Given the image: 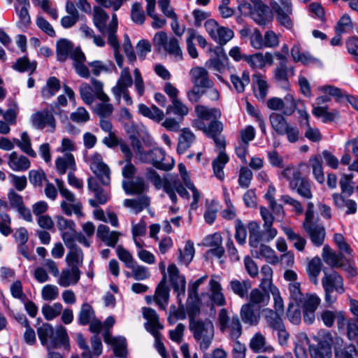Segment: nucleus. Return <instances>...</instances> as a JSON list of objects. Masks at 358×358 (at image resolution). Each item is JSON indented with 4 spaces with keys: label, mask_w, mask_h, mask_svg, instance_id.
<instances>
[{
    "label": "nucleus",
    "mask_w": 358,
    "mask_h": 358,
    "mask_svg": "<svg viewBox=\"0 0 358 358\" xmlns=\"http://www.w3.org/2000/svg\"><path fill=\"white\" fill-rule=\"evenodd\" d=\"M301 117L306 120V129L304 133L305 137L313 142H319L322 138L321 134L318 129L313 128L310 125L308 114L306 112H303L301 114Z\"/></svg>",
    "instance_id": "60"
},
{
    "label": "nucleus",
    "mask_w": 358,
    "mask_h": 358,
    "mask_svg": "<svg viewBox=\"0 0 358 358\" xmlns=\"http://www.w3.org/2000/svg\"><path fill=\"white\" fill-rule=\"evenodd\" d=\"M305 230L315 246L319 247L323 244L326 233L324 227L322 224H315L305 229Z\"/></svg>",
    "instance_id": "33"
},
{
    "label": "nucleus",
    "mask_w": 358,
    "mask_h": 358,
    "mask_svg": "<svg viewBox=\"0 0 358 358\" xmlns=\"http://www.w3.org/2000/svg\"><path fill=\"white\" fill-rule=\"evenodd\" d=\"M124 205L131 208L136 213H138L150 205V199L147 196H142L137 199H125Z\"/></svg>",
    "instance_id": "53"
},
{
    "label": "nucleus",
    "mask_w": 358,
    "mask_h": 358,
    "mask_svg": "<svg viewBox=\"0 0 358 358\" xmlns=\"http://www.w3.org/2000/svg\"><path fill=\"white\" fill-rule=\"evenodd\" d=\"M321 265L320 259L315 257L309 262L307 266L309 279L315 285L318 284V276L321 271Z\"/></svg>",
    "instance_id": "54"
},
{
    "label": "nucleus",
    "mask_w": 358,
    "mask_h": 358,
    "mask_svg": "<svg viewBox=\"0 0 358 358\" xmlns=\"http://www.w3.org/2000/svg\"><path fill=\"white\" fill-rule=\"evenodd\" d=\"M312 113L317 117H321L323 122H332L338 118L339 113L337 110L328 111L327 106H315L313 105Z\"/></svg>",
    "instance_id": "41"
},
{
    "label": "nucleus",
    "mask_w": 358,
    "mask_h": 358,
    "mask_svg": "<svg viewBox=\"0 0 358 358\" xmlns=\"http://www.w3.org/2000/svg\"><path fill=\"white\" fill-rule=\"evenodd\" d=\"M165 152L161 148H154L147 152V160L142 161L144 163H150L155 168L163 170L169 171L173 166V160L171 159V162L165 163Z\"/></svg>",
    "instance_id": "10"
},
{
    "label": "nucleus",
    "mask_w": 358,
    "mask_h": 358,
    "mask_svg": "<svg viewBox=\"0 0 358 358\" xmlns=\"http://www.w3.org/2000/svg\"><path fill=\"white\" fill-rule=\"evenodd\" d=\"M62 305L60 303H55L52 306L45 305L41 308V312L47 320H52L62 311Z\"/></svg>",
    "instance_id": "62"
},
{
    "label": "nucleus",
    "mask_w": 358,
    "mask_h": 358,
    "mask_svg": "<svg viewBox=\"0 0 358 358\" xmlns=\"http://www.w3.org/2000/svg\"><path fill=\"white\" fill-rule=\"evenodd\" d=\"M204 27L210 36L221 45L227 43L234 36V31L231 29L220 26L213 19L206 20Z\"/></svg>",
    "instance_id": "5"
},
{
    "label": "nucleus",
    "mask_w": 358,
    "mask_h": 358,
    "mask_svg": "<svg viewBox=\"0 0 358 358\" xmlns=\"http://www.w3.org/2000/svg\"><path fill=\"white\" fill-rule=\"evenodd\" d=\"M212 127L214 128L211 134L208 136L213 138L217 148L220 150L224 151L225 148V140L224 136L221 134L223 129V125L222 122L220 124H213Z\"/></svg>",
    "instance_id": "57"
},
{
    "label": "nucleus",
    "mask_w": 358,
    "mask_h": 358,
    "mask_svg": "<svg viewBox=\"0 0 358 358\" xmlns=\"http://www.w3.org/2000/svg\"><path fill=\"white\" fill-rule=\"evenodd\" d=\"M320 302L321 299L317 294H306L299 305H302L303 310H316Z\"/></svg>",
    "instance_id": "63"
},
{
    "label": "nucleus",
    "mask_w": 358,
    "mask_h": 358,
    "mask_svg": "<svg viewBox=\"0 0 358 358\" xmlns=\"http://www.w3.org/2000/svg\"><path fill=\"white\" fill-rule=\"evenodd\" d=\"M231 82L238 93H242L245 91V88L250 82V74L248 71H243L241 76L237 74H231L230 76Z\"/></svg>",
    "instance_id": "42"
},
{
    "label": "nucleus",
    "mask_w": 358,
    "mask_h": 358,
    "mask_svg": "<svg viewBox=\"0 0 358 358\" xmlns=\"http://www.w3.org/2000/svg\"><path fill=\"white\" fill-rule=\"evenodd\" d=\"M122 185V188L128 194H141L146 189L145 182L141 178H137L131 181L123 180Z\"/></svg>",
    "instance_id": "34"
},
{
    "label": "nucleus",
    "mask_w": 358,
    "mask_h": 358,
    "mask_svg": "<svg viewBox=\"0 0 358 358\" xmlns=\"http://www.w3.org/2000/svg\"><path fill=\"white\" fill-rule=\"evenodd\" d=\"M37 334L42 345L46 347L48 351L57 348L59 345H65L68 341L66 329L58 327L55 331L52 325L43 323L37 327Z\"/></svg>",
    "instance_id": "2"
},
{
    "label": "nucleus",
    "mask_w": 358,
    "mask_h": 358,
    "mask_svg": "<svg viewBox=\"0 0 358 358\" xmlns=\"http://www.w3.org/2000/svg\"><path fill=\"white\" fill-rule=\"evenodd\" d=\"M31 122L34 127L42 129L45 127L50 128V131H54L56 121L52 112L48 110L37 111L31 117Z\"/></svg>",
    "instance_id": "9"
},
{
    "label": "nucleus",
    "mask_w": 358,
    "mask_h": 358,
    "mask_svg": "<svg viewBox=\"0 0 358 358\" xmlns=\"http://www.w3.org/2000/svg\"><path fill=\"white\" fill-rule=\"evenodd\" d=\"M229 157L224 151L220 150L218 156L213 161L212 166L214 175L219 179L223 180L224 173L223 169L229 162Z\"/></svg>",
    "instance_id": "35"
},
{
    "label": "nucleus",
    "mask_w": 358,
    "mask_h": 358,
    "mask_svg": "<svg viewBox=\"0 0 358 358\" xmlns=\"http://www.w3.org/2000/svg\"><path fill=\"white\" fill-rule=\"evenodd\" d=\"M168 274L169 282L172 285L174 292L176 294L179 301L185 295L186 280L184 275L180 274L179 269L174 264H171L168 266Z\"/></svg>",
    "instance_id": "8"
},
{
    "label": "nucleus",
    "mask_w": 358,
    "mask_h": 358,
    "mask_svg": "<svg viewBox=\"0 0 358 358\" xmlns=\"http://www.w3.org/2000/svg\"><path fill=\"white\" fill-rule=\"evenodd\" d=\"M217 322L220 331L227 332L231 339L236 340L242 334L239 317L237 315L230 317L226 308H222L220 310Z\"/></svg>",
    "instance_id": "4"
},
{
    "label": "nucleus",
    "mask_w": 358,
    "mask_h": 358,
    "mask_svg": "<svg viewBox=\"0 0 358 358\" xmlns=\"http://www.w3.org/2000/svg\"><path fill=\"white\" fill-rule=\"evenodd\" d=\"M13 68L20 72L27 71L32 73L36 69V62H31L27 57H21L13 65Z\"/></svg>",
    "instance_id": "64"
},
{
    "label": "nucleus",
    "mask_w": 358,
    "mask_h": 358,
    "mask_svg": "<svg viewBox=\"0 0 358 358\" xmlns=\"http://www.w3.org/2000/svg\"><path fill=\"white\" fill-rule=\"evenodd\" d=\"M81 271L77 267H68L58 275L57 283L63 287L76 285L80 278Z\"/></svg>",
    "instance_id": "12"
},
{
    "label": "nucleus",
    "mask_w": 358,
    "mask_h": 358,
    "mask_svg": "<svg viewBox=\"0 0 358 358\" xmlns=\"http://www.w3.org/2000/svg\"><path fill=\"white\" fill-rule=\"evenodd\" d=\"M146 178L155 186L157 189L163 188L165 192V186L167 180L170 179H174L176 176L167 175L164 178H162L153 169H148L145 173Z\"/></svg>",
    "instance_id": "37"
},
{
    "label": "nucleus",
    "mask_w": 358,
    "mask_h": 358,
    "mask_svg": "<svg viewBox=\"0 0 358 358\" xmlns=\"http://www.w3.org/2000/svg\"><path fill=\"white\" fill-rule=\"evenodd\" d=\"M60 89V82L56 77H50L42 89V96L45 99L53 96Z\"/></svg>",
    "instance_id": "56"
},
{
    "label": "nucleus",
    "mask_w": 358,
    "mask_h": 358,
    "mask_svg": "<svg viewBox=\"0 0 358 358\" xmlns=\"http://www.w3.org/2000/svg\"><path fill=\"white\" fill-rule=\"evenodd\" d=\"M252 254L256 258H264L270 264H275L279 262L275 251L264 244L260 245L255 250H252Z\"/></svg>",
    "instance_id": "27"
},
{
    "label": "nucleus",
    "mask_w": 358,
    "mask_h": 358,
    "mask_svg": "<svg viewBox=\"0 0 358 358\" xmlns=\"http://www.w3.org/2000/svg\"><path fill=\"white\" fill-rule=\"evenodd\" d=\"M108 31V43L113 48L114 50V57L115 62L119 67L123 65V57L120 54V43L117 38L116 31L117 29H107Z\"/></svg>",
    "instance_id": "40"
},
{
    "label": "nucleus",
    "mask_w": 358,
    "mask_h": 358,
    "mask_svg": "<svg viewBox=\"0 0 358 358\" xmlns=\"http://www.w3.org/2000/svg\"><path fill=\"white\" fill-rule=\"evenodd\" d=\"M310 340L305 333L298 335V341L295 344V355L296 358H307L306 346L309 345Z\"/></svg>",
    "instance_id": "55"
},
{
    "label": "nucleus",
    "mask_w": 358,
    "mask_h": 358,
    "mask_svg": "<svg viewBox=\"0 0 358 358\" xmlns=\"http://www.w3.org/2000/svg\"><path fill=\"white\" fill-rule=\"evenodd\" d=\"M108 15L99 6H94L93 8V22L94 26L101 31L104 32L106 22L108 20Z\"/></svg>",
    "instance_id": "43"
},
{
    "label": "nucleus",
    "mask_w": 358,
    "mask_h": 358,
    "mask_svg": "<svg viewBox=\"0 0 358 358\" xmlns=\"http://www.w3.org/2000/svg\"><path fill=\"white\" fill-rule=\"evenodd\" d=\"M323 340L318 341L315 345H310L309 351L311 358H331L332 352L331 343L332 336L331 333L322 331Z\"/></svg>",
    "instance_id": "7"
},
{
    "label": "nucleus",
    "mask_w": 358,
    "mask_h": 358,
    "mask_svg": "<svg viewBox=\"0 0 358 358\" xmlns=\"http://www.w3.org/2000/svg\"><path fill=\"white\" fill-rule=\"evenodd\" d=\"M195 315L193 312L189 313V329L199 348L206 351L214 339V325L210 319H198Z\"/></svg>",
    "instance_id": "1"
},
{
    "label": "nucleus",
    "mask_w": 358,
    "mask_h": 358,
    "mask_svg": "<svg viewBox=\"0 0 358 358\" xmlns=\"http://www.w3.org/2000/svg\"><path fill=\"white\" fill-rule=\"evenodd\" d=\"M269 299L268 294L263 292L258 289H254L250 293L249 302L248 303H251V306L254 307L255 305H258L259 308L260 306H266L268 303Z\"/></svg>",
    "instance_id": "51"
},
{
    "label": "nucleus",
    "mask_w": 358,
    "mask_h": 358,
    "mask_svg": "<svg viewBox=\"0 0 358 358\" xmlns=\"http://www.w3.org/2000/svg\"><path fill=\"white\" fill-rule=\"evenodd\" d=\"M294 74V66H288L283 64H278L274 70V79L279 84L287 86L288 84V76Z\"/></svg>",
    "instance_id": "30"
},
{
    "label": "nucleus",
    "mask_w": 358,
    "mask_h": 358,
    "mask_svg": "<svg viewBox=\"0 0 358 358\" xmlns=\"http://www.w3.org/2000/svg\"><path fill=\"white\" fill-rule=\"evenodd\" d=\"M268 83L263 76L258 73L253 76V90L258 99L264 100L268 92Z\"/></svg>",
    "instance_id": "32"
},
{
    "label": "nucleus",
    "mask_w": 358,
    "mask_h": 358,
    "mask_svg": "<svg viewBox=\"0 0 358 358\" xmlns=\"http://www.w3.org/2000/svg\"><path fill=\"white\" fill-rule=\"evenodd\" d=\"M272 10L276 14V19L278 23L287 29H292L293 22L291 19L292 8L282 10V6L277 2L271 3Z\"/></svg>",
    "instance_id": "22"
},
{
    "label": "nucleus",
    "mask_w": 358,
    "mask_h": 358,
    "mask_svg": "<svg viewBox=\"0 0 358 358\" xmlns=\"http://www.w3.org/2000/svg\"><path fill=\"white\" fill-rule=\"evenodd\" d=\"M313 173L315 179L320 183L324 182L325 178L323 172L322 161L319 156L315 155L310 159Z\"/></svg>",
    "instance_id": "58"
},
{
    "label": "nucleus",
    "mask_w": 358,
    "mask_h": 358,
    "mask_svg": "<svg viewBox=\"0 0 358 358\" xmlns=\"http://www.w3.org/2000/svg\"><path fill=\"white\" fill-rule=\"evenodd\" d=\"M166 275L162 278L155 291V301L157 305L163 310H165L169 298V289L166 285Z\"/></svg>",
    "instance_id": "26"
},
{
    "label": "nucleus",
    "mask_w": 358,
    "mask_h": 358,
    "mask_svg": "<svg viewBox=\"0 0 358 358\" xmlns=\"http://www.w3.org/2000/svg\"><path fill=\"white\" fill-rule=\"evenodd\" d=\"M13 141L23 152L31 157H36V152L31 148V139L27 131L22 133L20 139L14 138Z\"/></svg>",
    "instance_id": "49"
},
{
    "label": "nucleus",
    "mask_w": 358,
    "mask_h": 358,
    "mask_svg": "<svg viewBox=\"0 0 358 358\" xmlns=\"http://www.w3.org/2000/svg\"><path fill=\"white\" fill-rule=\"evenodd\" d=\"M250 348L255 352H264L271 350L266 346V338L261 333L255 334L250 342Z\"/></svg>",
    "instance_id": "52"
},
{
    "label": "nucleus",
    "mask_w": 358,
    "mask_h": 358,
    "mask_svg": "<svg viewBox=\"0 0 358 358\" xmlns=\"http://www.w3.org/2000/svg\"><path fill=\"white\" fill-rule=\"evenodd\" d=\"M171 102L172 104L166 108V113L167 115L173 113L182 117L188 114L189 108L180 99H173Z\"/></svg>",
    "instance_id": "59"
},
{
    "label": "nucleus",
    "mask_w": 358,
    "mask_h": 358,
    "mask_svg": "<svg viewBox=\"0 0 358 358\" xmlns=\"http://www.w3.org/2000/svg\"><path fill=\"white\" fill-rule=\"evenodd\" d=\"M145 1L147 2V14L152 19V28L157 29L164 27L166 24V20L165 19L160 18L157 15L154 13L156 5V0Z\"/></svg>",
    "instance_id": "47"
},
{
    "label": "nucleus",
    "mask_w": 358,
    "mask_h": 358,
    "mask_svg": "<svg viewBox=\"0 0 358 358\" xmlns=\"http://www.w3.org/2000/svg\"><path fill=\"white\" fill-rule=\"evenodd\" d=\"M197 117L204 120H217L221 116V112L215 108H208L203 105H197L194 109Z\"/></svg>",
    "instance_id": "31"
},
{
    "label": "nucleus",
    "mask_w": 358,
    "mask_h": 358,
    "mask_svg": "<svg viewBox=\"0 0 358 358\" xmlns=\"http://www.w3.org/2000/svg\"><path fill=\"white\" fill-rule=\"evenodd\" d=\"M282 230L287 236L289 241L293 242L294 248L299 251L304 250L306 241L300 234L294 231V230L288 227H283Z\"/></svg>",
    "instance_id": "50"
},
{
    "label": "nucleus",
    "mask_w": 358,
    "mask_h": 358,
    "mask_svg": "<svg viewBox=\"0 0 358 358\" xmlns=\"http://www.w3.org/2000/svg\"><path fill=\"white\" fill-rule=\"evenodd\" d=\"M194 138V134L189 129H181L177 147L178 152L179 154L184 153L190 147Z\"/></svg>",
    "instance_id": "36"
},
{
    "label": "nucleus",
    "mask_w": 358,
    "mask_h": 358,
    "mask_svg": "<svg viewBox=\"0 0 358 358\" xmlns=\"http://www.w3.org/2000/svg\"><path fill=\"white\" fill-rule=\"evenodd\" d=\"M104 341L113 346L115 356L126 357L127 351L126 349V339L124 337L111 338L108 334L104 335Z\"/></svg>",
    "instance_id": "29"
},
{
    "label": "nucleus",
    "mask_w": 358,
    "mask_h": 358,
    "mask_svg": "<svg viewBox=\"0 0 358 358\" xmlns=\"http://www.w3.org/2000/svg\"><path fill=\"white\" fill-rule=\"evenodd\" d=\"M324 277L322 278L323 288H329V289L336 291L338 294H343L345 288L342 277L336 272L328 273L324 271Z\"/></svg>",
    "instance_id": "16"
},
{
    "label": "nucleus",
    "mask_w": 358,
    "mask_h": 358,
    "mask_svg": "<svg viewBox=\"0 0 358 358\" xmlns=\"http://www.w3.org/2000/svg\"><path fill=\"white\" fill-rule=\"evenodd\" d=\"M121 234L116 231H110L108 227L104 224H100L98 226L96 231L97 237L108 246L114 248Z\"/></svg>",
    "instance_id": "20"
},
{
    "label": "nucleus",
    "mask_w": 358,
    "mask_h": 358,
    "mask_svg": "<svg viewBox=\"0 0 358 358\" xmlns=\"http://www.w3.org/2000/svg\"><path fill=\"white\" fill-rule=\"evenodd\" d=\"M73 50V44L67 39H61L57 43V57L59 61L64 62Z\"/></svg>",
    "instance_id": "45"
},
{
    "label": "nucleus",
    "mask_w": 358,
    "mask_h": 358,
    "mask_svg": "<svg viewBox=\"0 0 358 358\" xmlns=\"http://www.w3.org/2000/svg\"><path fill=\"white\" fill-rule=\"evenodd\" d=\"M229 287L232 292L244 298L248 295L249 289L252 285L250 280H245L240 281L238 280H233L229 283Z\"/></svg>",
    "instance_id": "44"
},
{
    "label": "nucleus",
    "mask_w": 358,
    "mask_h": 358,
    "mask_svg": "<svg viewBox=\"0 0 358 358\" xmlns=\"http://www.w3.org/2000/svg\"><path fill=\"white\" fill-rule=\"evenodd\" d=\"M176 192H177L179 195L183 198H189L188 192L182 186L177 176H176L174 179L167 180L165 186V192L169 195L170 199L174 203H176L178 200Z\"/></svg>",
    "instance_id": "15"
},
{
    "label": "nucleus",
    "mask_w": 358,
    "mask_h": 358,
    "mask_svg": "<svg viewBox=\"0 0 358 358\" xmlns=\"http://www.w3.org/2000/svg\"><path fill=\"white\" fill-rule=\"evenodd\" d=\"M322 257L324 262L332 268L342 267L345 265V262H349L347 256L336 253L327 245L323 247Z\"/></svg>",
    "instance_id": "13"
},
{
    "label": "nucleus",
    "mask_w": 358,
    "mask_h": 358,
    "mask_svg": "<svg viewBox=\"0 0 358 358\" xmlns=\"http://www.w3.org/2000/svg\"><path fill=\"white\" fill-rule=\"evenodd\" d=\"M281 175L289 181V188L295 191L300 196L306 199L313 198L312 182L308 179L302 177L299 169L288 166L282 171Z\"/></svg>",
    "instance_id": "3"
},
{
    "label": "nucleus",
    "mask_w": 358,
    "mask_h": 358,
    "mask_svg": "<svg viewBox=\"0 0 358 358\" xmlns=\"http://www.w3.org/2000/svg\"><path fill=\"white\" fill-rule=\"evenodd\" d=\"M55 166L58 173L61 175L64 174L68 168L74 170L76 163L73 155L66 153L62 157H59L55 161Z\"/></svg>",
    "instance_id": "39"
},
{
    "label": "nucleus",
    "mask_w": 358,
    "mask_h": 358,
    "mask_svg": "<svg viewBox=\"0 0 358 358\" xmlns=\"http://www.w3.org/2000/svg\"><path fill=\"white\" fill-rule=\"evenodd\" d=\"M264 318L268 324V326L273 330L282 327L284 323L281 318L282 313L274 311L269 308H266L264 310Z\"/></svg>",
    "instance_id": "48"
},
{
    "label": "nucleus",
    "mask_w": 358,
    "mask_h": 358,
    "mask_svg": "<svg viewBox=\"0 0 358 358\" xmlns=\"http://www.w3.org/2000/svg\"><path fill=\"white\" fill-rule=\"evenodd\" d=\"M251 17L259 25H266L271 22L273 17L268 7L261 1L255 3V8L251 11Z\"/></svg>",
    "instance_id": "19"
},
{
    "label": "nucleus",
    "mask_w": 358,
    "mask_h": 358,
    "mask_svg": "<svg viewBox=\"0 0 358 358\" xmlns=\"http://www.w3.org/2000/svg\"><path fill=\"white\" fill-rule=\"evenodd\" d=\"M90 166L92 171L96 176L103 185L110 182V169L103 161L101 154L95 152L90 158Z\"/></svg>",
    "instance_id": "6"
},
{
    "label": "nucleus",
    "mask_w": 358,
    "mask_h": 358,
    "mask_svg": "<svg viewBox=\"0 0 358 358\" xmlns=\"http://www.w3.org/2000/svg\"><path fill=\"white\" fill-rule=\"evenodd\" d=\"M132 84L133 80L130 74L129 69L128 67L123 68L120 72L116 85L112 88V92L118 103L120 102L122 93L127 91L128 87H131Z\"/></svg>",
    "instance_id": "11"
},
{
    "label": "nucleus",
    "mask_w": 358,
    "mask_h": 358,
    "mask_svg": "<svg viewBox=\"0 0 358 358\" xmlns=\"http://www.w3.org/2000/svg\"><path fill=\"white\" fill-rule=\"evenodd\" d=\"M240 315L243 322L250 326L257 325L260 320L259 308L255 310L251 303L243 304L241 308Z\"/></svg>",
    "instance_id": "23"
},
{
    "label": "nucleus",
    "mask_w": 358,
    "mask_h": 358,
    "mask_svg": "<svg viewBox=\"0 0 358 358\" xmlns=\"http://www.w3.org/2000/svg\"><path fill=\"white\" fill-rule=\"evenodd\" d=\"M272 129L279 135H285V129L289 125L285 117L277 113H272L269 116Z\"/></svg>",
    "instance_id": "38"
},
{
    "label": "nucleus",
    "mask_w": 358,
    "mask_h": 358,
    "mask_svg": "<svg viewBox=\"0 0 358 358\" xmlns=\"http://www.w3.org/2000/svg\"><path fill=\"white\" fill-rule=\"evenodd\" d=\"M65 10L68 15L61 18V25L64 29H69L73 27L78 21L80 14L75 6L74 2L71 1L66 2Z\"/></svg>",
    "instance_id": "21"
},
{
    "label": "nucleus",
    "mask_w": 358,
    "mask_h": 358,
    "mask_svg": "<svg viewBox=\"0 0 358 358\" xmlns=\"http://www.w3.org/2000/svg\"><path fill=\"white\" fill-rule=\"evenodd\" d=\"M8 164L15 171H24L30 167L31 163L27 157L14 151L8 155Z\"/></svg>",
    "instance_id": "24"
},
{
    "label": "nucleus",
    "mask_w": 358,
    "mask_h": 358,
    "mask_svg": "<svg viewBox=\"0 0 358 358\" xmlns=\"http://www.w3.org/2000/svg\"><path fill=\"white\" fill-rule=\"evenodd\" d=\"M218 276L212 275L209 282V288L211 292L210 299L217 306H224L225 304V298L222 292V287L219 282Z\"/></svg>",
    "instance_id": "25"
},
{
    "label": "nucleus",
    "mask_w": 358,
    "mask_h": 358,
    "mask_svg": "<svg viewBox=\"0 0 358 358\" xmlns=\"http://www.w3.org/2000/svg\"><path fill=\"white\" fill-rule=\"evenodd\" d=\"M333 199L335 205L343 209L347 208V214H354L357 211V203L352 199H345L342 194H334Z\"/></svg>",
    "instance_id": "46"
},
{
    "label": "nucleus",
    "mask_w": 358,
    "mask_h": 358,
    "mask_svg": "<svg viewBox=\"0 0 358 358\" xmlns=\"http://www.w3.org/2000/svg\"><path fill=\"white\" fill-rule=\"evenodd\" d=\"M73 199L64 197L65 199L60 203V208L62 212L67 216H71L73 214L76 215L77 217H83L84 213H83V205L81 202L76 199L75 194L73 193Z\"/></svg>",
    "instance_id": "17"
},
{
    "label": "nucleus",
    "mask_w": 358,
    "mask_h": 358,
    "mask_svg": "<svg viewBox=\"0 0 358 358\" xmlns=\"http://www.w3.org/2000/svg\"><path fill=\"white\" fill-rule=\"evenodd\" d=\"M190 80L196 87L205 88L213 85V80L210 79L208 71L200 66L192 68L189 71Z\"/></svg>",
    "instance_id": "14"
},
{
    "label": "nucleus",
    "mask_w": 358,
    "mask_h": 358,
    "mask_svg": "<svg viewBox=\"0 0 358 358\" xmlns=\"http://www.w3.org/2000/svg\"><path fill=\"white\" fill-rule=\"evenodd\" d=\"M143 315L147 320L145 324L146 330L152 335L160 334L159 330L163 329V325L159 322L156 311L150 308H143Z\"/></svg>",
    "instance_id": "18"
},
{
    "label": "nucleus",
    "mask_w": 358,
    "mask_h": 358,
    "mask_svg": "<svg viewBox=\"0 0 358 358\" xmlns=\"http://www.w3.org/2000/svg\"><path fill=\"white\" fill-rule=\"evenodd\" d=\"M178 252L179 262L182 264L188 265L192 262L194 256L195 251L194 248V243L189 241L186 242L184 250H182L181 249H179Z\"/></svg>",
    "instance_id": "61"
},
{
    "label": "nucleus",
    "mask_w": 358,
    "mask_h": 358,
    "mask_svg": "<svg viewBox=\"0 0 358 358\" xmlns=\"http://www.w3.org/2000/svg\"><path fill=\"white\" fill-rule=\"evenodd\" d=\"M84 260V255L82 249L78 245L69 248L66 255L65 261L69 267L79 268L82 266Z\"/></svg>",
    "instance_id": "28"
}]
</instances>
